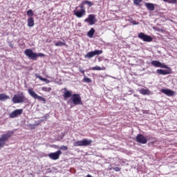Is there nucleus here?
I'll return each mask as SVG.
<instances>
[{"mask_svg": "<svg viewBox=\"0 0 177 177\" xmlns=\"http://www.w3.org/2000/svg\"><path fill=\"white\" fill-rule=\"evenodd\" d=\"M138 37L140 39H142V41H144V42H151V41H153V37L147 35L143 32H140L138 35Z\"/></svg>", "mask_w": 177, "mask_h": 177, "instance_id": "6", "label": "nucleus"}, {"mask_svg": "<svg viewBox=\"0 0 177 177\" xmlns=\"http://www.w3.org/2000/svg\"><path fill=\"white\" fill-rule=\"evenodd\" d=\"M156 73H158V74H160V75H167L169 74V71L164 69H158L156 71Z\"/></svg>", "mask_w": 177, "mask_h": 177, "instance_id": "20", "label": "nucleus"}, {"mask_svg": "<svg viewBox=\"0 0 177 177\" xmlns=\"http://www.w3.org/2000/svg\"><path fill=\"white\" fill-rule=\"evenodd\" d=\"M35 77H36V78H39V80H40V81H44V82H46V84H49V82H50V81L49 80H48L46 78H44L38 74H36Z\"/></svg>", "mask_w": 177, "mask_h": 177, "instance_id": "23", "label": "nucleus"}, {"mask_svg": "<svg viewBox=\"0 0 177 177\" xmlns=\"http://www.w3.org/2000/svg\"><path fill=\"white\" fill-rule=\"evenodd\" d=\"M131 23H132V24H133L134 26H138V24H139V22H136V21L134 20H131Z\"/></svg>", "mask_w": 177, "mask_h": 177, "instance_id": "36", "label": "nucleus"}, {"mask_svg": "<svg viewBox=\"0 0 177 177\" xmlns=\"http://www.w3.org/2000/svg\"><path fill=\"white\" fill-rule=\"evenodd\" d=\"M163 2H167V3H176L177 0H162Z\"/></svg>", "mask_w": 177, "mask_h": 177, "instance_id": "30", "label": "nucleus"}, {"mask_svg": "<svg viewBox=\"0 0 177 177\" xmlns=\"http://www.w3.org/2000/svg\"><path fill=\"white\" fill-rule=\"evenodd\" d=\"M41 90L44 92H50V91H52V88H50V87H42Z\"/></svg>", "mask_w": 177, "mask_h": 177, "instance_id": "29", "label": "nucleus"}, {"mask_svg": "<svg viewBox=\"0 0 177 177\" xmlns=\"http://www.w3.org/2000/svg\"><path fill=\"white\" fill-rule=\"evenodd\" d=\"M71 96L73 97V91H65L63 95L64 100H66L68 97H71Z\"/></svg>", "mask_w": 177, "mask_h": 177, "instance_id": "17", "label": "nucleus"}, {"mask_svg": "<svg viewBox=\"0 0 177 177\" xmlns=\"http://www.w3.org/2000/svg\"><path fill=\"white\" fill-rule=\"evenodd\" d=\"M112 169H113V171H115L116 172H120V171H121V168L118 167H112Z\"/></svg>", "mask_w": 177, "mask_h": 177, "instance_id": "33", "label": "nucleus"}, {"mask_svg": "<svg viewBox=\"0 0 177 177\" xmlns=\"http://www.w3.org/2000/svg\"><path fill=\"white\" fill-rule=\"evenodd\" d=\"M80 73H82V74H83L84 77L85 75V71L82 70V68L80 69Z\"/></svg>", "mask_w": 177, "mask_h": 177, "instance_id": "38", "label": "nucleus"}, {"mask_svg": "<svg viewBox=\"0 0 177 177\" xmlns=\"http://www.w3.org/2000/svg\"><path fill=\"white\" fill-rule=\"evenodd\" d=\"M9 46H10V48H13V47H14V45L12 44H10Z\"/></svg>", "mask_w": 177, "mask_h": 177, "instance_id": "39", "label": "nucleus"}, {"mask_svg": "<svg viewBox=\"0 0 177 177\" xmlns=\"http://www.w3.org/2000/svg\"><path fill=\"white\" fill-rule=\"evenodd\" d=\"M60 156H62V151L60 150H58L56 152L50 153L48 154L49 158L54 160H59V158H60Z\"/></svg>", "mask_w": 177, "mask_h": 177, "instance_id": "10", "label": "nucleus"}, {"mask_svg": "<svg viewBox=\"0 0 177 177\" xmlns=\"http://www.w3.org/2000/svg\"><path fill=\"white\" fill-rule=\"evenodd\" d=\"M35 23L34 22V18L30 17L28 19V27H34Z\"/></svg>", "mask_w": 177, "mask_h": 177, "instance_id": "22", "label": "nucleus"}, {"mask_svg": "<svg viewBox=\"0 0 177 177\" xmlns=\"http://www.w3.org/2000/svg\"><path fill=\"white\" fill-rule=\"evenodd\" d=\"M145 6L148 10H151V12L156 9L154 4L151 3H145Z\"/></svg>", "mask_w": 177, "mask_h": 177, "instance_id": "18", "label": "nucleus"}, {"mask_svg": "<svg viewBox=\"0 0 177 177\" xmlns=\"http://www.w3.org/2000/svg\"><path fill=\"white\" fill-rule=\"evenodd\" d=\"M27 100L26 96H24V93L21 92L19 94L14 95L13 97L12 98V102L14 104L17 103H24Z\"/></svg>", "mask_w": 177, "mask_h": 177, "instance_id": "3", "label": "nucleus"}, {"mask_svg": "<svg viewBox=\"0 0 177 177\" xmlns=\"http://www.w3.org/2000/svg\"><path fill=\"white\" fill-rule=\"evenodd\" d=\"M160 92L162 93H164L165 95H167V96H174V95H175V91H173L171 89H168V88H162L160 90Z\"/></svg>", "mask_w": 177, "mask_h": 177, "instance_id": "15", "label": "nucleus"}, {"mask_svg": "<svg viewBox=\"0 0 177 177\" xmlns=\"http://www.w3.org/2000/svg\"><path fill=\"white\" fill-rule=\"evenodd\" d=\"M86 23H88L90 26H93L96 23V15H88V17L84 19Z\"/></svg>", "mask_w": 177, "mask_h": 177, "instance_id": "9", "label": "nucleus"}, {"mask_svg": "<svg viewBox=\"0 0 177 177\" xmlns=\"http://www.w3.org/2000/svg\"><path fill=\"white\" fill-rule=\"evenodd\" d=\"M71 99L75 106H77L78 104H82V100H81V95H80V94L72 95Z\"/></svg>", "mask_w": 177, "mask_h": 177, "instance_id": "7", "label": "nucleus"}, {"mask_svg": "<svg viewBox=\"0 0 177 177\" xmlns=\"http://www.w3.org/2000/svg\"><path fill=\"white\" fill-rule=\"evenodd\" d=\"M93 141L92 140L88 139H83L82 140H77L73 142V146L75 147H78L80 146L82 147H86V146H91L92 145Z\"/></svg>", "mask_w": 177, "mask_h": 177, "instance_id": "4", "label": "nucleus"}, {"mask_svg": "<svg viewBox=\"0 0 177 177\" xmlns=\"http://www.w3.org/2000/svg\"><path fill=\"white\" fill-rule=\"evenodd\" d=\"M151 64L153 66V67H160V68H168L167 65L160 62V61L153 60L151 62Z\"/></svg>", "mask_w": 177, "mask_h": 177, "instance_id": "13", "label": "nucleus"}, {"mask_svg": "<svg viewBox=\"0 0 177 177\" xmlns=\"http://www.w3.org/2000/svg\"><path fill=\"white\" fill-rule=\"evenodd\" d=\"M87 35L89 38H93L95 35V29L92 28L87 33Z\"/></svg>", "mask_w": 177, "mask_h": 177, "instance_id": "25", "label": "nucleus"}, {"mask_svg": "<svg viewBox=\"0 0 177 177\" xmlns=\"http://www.w3.org/2000/svg\"><path fill=\"white\" fill-rule=\"evenodd\" d=\"M84 79H83V81L84 82H86L87 84H91L92 82V80L89 77H86V76H84Z\"/></svg>", "mask_w": 177, "mask_h": 177, "instance_id": "27", "label": "nucleus"}, {"mask_svg": "<svg viewBox=\"0 0 177 177\" xmlns=\"http://www.w3.org/2000/svg\"><path fill=\"white\" fill-rule=\"evenodd\" d=\"M103 53V50H95L94 51L88 52L86 55H84V57L87 59H92L93 56L102 55Z\"/></svg>", "mask_w": 177, "mask_h": 177, "instance_id": "8", "label": "nucleus"}, {"mask_svg": "<svg viewBox=\"0 0 177 177\" xmlns=\"http://www.w3.org/2000/svg\"><path fill=\"white\" fill-rule=\"evenodd\" d=\"M73 15L78 19H81L82 17H84V16H86V10H85V7H83V6L80 4L73 10Z\"/></svg>", "mask_w": 177, "mask_h": 177, "instance_id": "1", "label": "nucleus"}, {"mask_svg": "<svg viewBox=\"0 0 177 177\" xmlns=\"http://www.w3.org/2000/svg\"><path fill=\"white\" fill-rule=\"evenodd\" d=\"M27 16H34V12H32V10H28L27 11Z\"/></svg>", "mask_w": 177, "mask_h": 177, "instance_id": "32", "label": "nucleus"}, {"mask_svg": "<svg viewBox=\"0 0 177 177\" xmlns=\"http://www.w3.org/2000/svg\"><path fill=\"white\" fill-rule=\"evenodd\" d=\"M12 135H13V131H8L7 133L1 136L0 150L5 147V145H6V142H8V140H9V139L12 137Z\"/></svg>", "mask_w": 177, "mask_h": 177, "instance_id": "2", "label": "nucleus"}, {"mask_svg": "<svg viewBox=\"0 0 177 177\" xmlns=\"http://www.w3.org/2000/svg\"><path fill=\"white\" fill-rule=\"evenodd\" d=\"M44 56H45V54L44 53H39V54H37V57H43Z\"/></svg>", "mask_w": 177, "mask_h": 177, "instance_id": "37", "label": "nucleus"}, {"mask_svg": "<svg viewBox=\"0 0 177 177\" xmlns=\"http://www.w3.org/2000/svg\"><path fill=\"white\" fill-rule=\"evenodd\" d=\"M44 120H42V121H46V120H48V118H49V115L46 114L44 117H43Z\"/></svg>", "mask_w": 177, "mask_h": 177, "instance_id": "35", "label": "nucleus"}, {"mask_svg": "<svg viewBox=\"0 0 177 177\" xmlns=\"http://www.w3.org/2000/svg\"><path fill=\"white\" fill-rule=\"evenodd\" d=\"M8 99H10V97L9 95H7L5 93L0 94V101L1 102H5V100H8Z\"/></svg>", "mask_w": 177, "mask_h": 177, "instance_id": "19", "label": "nucleus"}, {"mask_svg": "<svg viewBox=\"0 0 177 177\" xmlns=\"http://www.w3.org/2000/svg\"><path fill=\"white\" fill-rule=\"evenodd\" d=\"M136 139V141L138 143H141V145H146V143H147V138L142 134H138Z\"/></svg>", "mask_w": 177, "mask_h": 177, "instance_id": "12", "label": "nucleus"}, {"mask_svg": "<svg viewBox=\"0 0 177 177\" xmlns=\"http://www.w3.org/2000/svg\"><path fill=\"white\" fill-rule=\"evenodd\" d=\"M135 5H139L140 2H142V0H133Z\"/></svg>", "mask_w": 177, "mask_h": 177, "instance_id": "34", "label": "nucleus"}, {"mask_svg": "<svg viewBox=\"0 0 177 177\" xmlns=\"http://www.w3.org/2000/svg\"><path fill=\"white\" fill-rule=\"evenodd\" d=\"M44 120H41L37 122H35V124H29L28 128H30V129H35V128H37V127H38V125H40L41 122H42Z\"/></svg>", "mask_w": 177, "mask_h": 177, "instance_id": "16", "label": "nucleus"}, {"mask_svg": "<svg viewBox=\"0 0 177 177\" xmlns=\"http://www.w3.org/2000/svg\"><path fill=\"white\" fill-rule=\"evenodd\" d=\"M55 46H66V43L62 41H58L55 44Z\"/></svg>", "mask_w": 177, "mask_h": 177, "instance_id": "26", "label": "nucleus"}, {"mask_svg": "<svg viewBox=\"0 0 177 177\" xmlns=\"http://www.w3.org/2000/svg\"><path fill=\"white\" fill-rule=\"evenodd\" d=\"M139 92L141 93V95H150L151 93V91H150V90L148 88H141Z\"/></svg>", "mask_w": 177, "mask_h": 177, "instance_id": "21", "label": "nucleus"}, {"mask_svg": "<svg viewBox=\"0 0 177 177\" xmlns=\"http://www.w3.org/2000/svg\"><path fill=\"white\" fill-rule=\"evenodd\" d=\"M59 150H64V151L68 150V147L67 146L62 145L59 147Z\"/></svg>", "mask_w": 177, "mask_h": 177, "instance_id": "31", "label": "nucleus"}, {"mask_svg": "<svg viewBox=\"0 0 177 177\" xmlns=\"http://www.w3.org/2000/svg\"><path fill=\"white\" fill-rule=\"evenodd\" d=\"M80 5H82L83 8H84L85 5H88V6L91 7V6H93V3L88 0H86L82 2Z\"/></svg>", "mask_w": 177, "mask_h": 177, "instance_id": "24", "label": "nucleus"}, {"mask_svg": "<svg viewBox=\"0 0 177 177\" xmlns=\"http://www.w3.org/2000/svg\"><path fill=\"white\" fill-rule=\"evenodd\" d=\"M24 53L26 56H28L29 59H32V60H35V59H37V53L32 52V50L30 48L25 50Z\"/></svg>", "mask_w": 177, "mask_h": 177, "instance_id": "11", "label": "nucleus"}, {"mask_svg": "<svg viewBox=\"0 0 177 177\" xmlns=\"http://www.w3.org/2000/svg\"><path fill=\"white\" fill-rule=\"evenodd\" d=\"M91 70H93V71H100L101 70H104V68H102V67H100V66H95V67H93L92 68H91Z\"/></svg>", "mask_w": 177, "mask_h": 177, "instance_id": "28", "label": "nucleus"}, {"mask_svg": "<svg viewBox=\"0 0 177 177\" xmlns=\"http://www.w3.org/2000/svg\"><path fill=\"white\" fill-rule=\"evenodd\" d=\"M28 93L33 99H37V100H39L40 102H46V100L44 97L38 95V94H37V93L34 91V89L32 88H30L28 89Z\"/></svg>", "mask_w": 177, "mask_h": 177, "instance_id": "5", "label": "nucleus"}, {"mask_svg": "<svg viewBox=\"0 0 177 177\" xmlns=\"http://www.w3.org/2000/svg\"><path fill=\"white\" fill-rule=\"evenodd\" d=\"M23 114V109H16L10 114V118H16Z\"/></svg>", "mask_w": 177, "mask_h": 177, "instance_id": "14", "label": "nucleus"}]
</instances>
